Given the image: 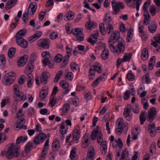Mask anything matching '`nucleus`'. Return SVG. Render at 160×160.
<instances>
[{
	"label": "nucleus",
	"mask_w": 160,
	"mask_h": 160,
	"mask_svg": "<svg viewBox=\"0 0 160 160\" xmlns=\"http://www.w3.org/2000/svg\"><path fill=\"white\" fill-rule=\"evenodd\" d=\"M30 8H31V12H32V14H33L37 10V6L35 5H33L32 3H30L28 7V10Z\"/></svg>",
	"instance_id": "obj_48"
},
{
	"label": "nucleus",
	"mask_w": 160,
	"mask_h": 160,
	"mask_svg": "<svg viewBox=\"0 0 160 160\" xmlns=\"http://www.w3.org/2000/svg\"><path fill=\"white\" fill-rule=\"evenodd\" d=\"M148 27L149 31L152 33L154 32L157 29V26L156 24H149Z\"/></svg>",
	"instance_id": "obj_33"
},
{
	"label": "nucleus",
	"mask_w": 160,
	"mask_h": 160,
	"mask_svg": "<svg viewBox=\"0 0 160 160\" xmlns=\"http://www.w3.org/2000/svg\"><path fill=\"white\" fill-rule=\"evenodd\" d=\"M25 121L24 118H21L17 121V125L15 127V128L17 129L25 123Z\"/></svg>",
	"instance_id": "obj_34"
},
{
	"label": "nucleus",
	"mask_w": 160,
	"mask_h": 160,
	"mask_svg": "<svg viewBox=\"0 0 160 160\" xmlns=\"http://www.w3.org/2000/svg\"><path fill=\"white\" fill-rule=\"evenodd\" d=\"M128 150L125 148L122 153L120 158L118 160H129L130 159Z\"/></svg>",
	"instance_id": "obj_19"
},
{
	"label": "nucleus",
	"mask_w": 160,
	"mask_h": 160,
	"mask_svg": "<svg viewBox=\"0 0 160 160\" xmlns=\"http://www.w3.org/2000/svg\"><path fill=\"white\" fill-rule=\"evenodd\" d=\"M58 34L57 32H53L50 34L49 38L52 40L55 39L58 37Z\"/></svg>",
	"instance_id": "obj_53"
},
{
	"label": "nucleus",
	"mask_w": 160,
	"mask_h": 160,
	"mask_svg": "<svg viewBox=\"0 0 160 160\" xmlns=\"http://www.w3.org/2000/svg\"><path fill=\"white\" fill-rule=\"evenodd\" d=\"M71 32L74 35L76 36L83 33V29L82 28H76L73 29Z\"/></svg>",
	"instance_id": "obj_29"
},
{
	"label": "nucleus",
	"mask_w": 160,
	"mask_h": 160,
	"mask_svg": "<svg viewBox=\"0 0 160 160\" xmlns=\"http://www.w3.org/2000/svg\"><path fill=\"white\" fill-rule=\"evenodd\" d=\"M23 109L22 108L20 109L16 113L17 117L19 118L22 117L24 115V114L22 113Z\"/></svg>",
	"instance_id": "obj_57"
},
{
	"label": "nucleus",
	"mask_w": 160,
	"mask_h": 160,
	"mask_svg": "<svg viewBox=\"0 0 160 160\" xmlns=\"http://www.w3.org/2000/svg\"><path fill=\"white\" fill-rule=\"evenodd\" d=\"M80 131L78 129H75L72 132V135L73 140L78 143V139L80 138Z\"/></svg>",
	"instance_id": "obj_21"
},
{
	"label": "nucleus",
	"mask_w": 160,
	"mask_h": 160,
	"mask_svg": "<svg viewBox=\"0 0 160 160\" xmlns=\"http://www.w3.org/2000/svg\"><path fill=\"white\" fill-rule=\"evenodd\" d=\"M30 76L27 77V81H28V87H30L32 86L34 81L33 76L32 75H30Z\"/></svg>",
	"instance_id": "obj_38"
},
{
	"label": "nucleus",
	"mask_w": 160,
	"mask_h": 160,
	"mask_svg": "<svg viewBox=\"0 0 160 160\" xmlns=\"http://www.w3.org/2000/svg\"><path fill=\"white\" fill-rule=\"evenodd\" d=\"M42 34V32L38 31L33 36L30 38L29 41L30 43L32 42L39 38Z\"/></svg>",
	"instance_id": "obj_23"
},
{
	"label": "nucleus",
	"mask_w": 160,
	"mask_h": 160,
	"mask_svg": "<svg viewBox=\"0 0 160 160\" xmlns=\"http://www.w3.org/2000/svg\"><path fill=\"white\" fill-rule=\"evenodd\" d=\"M75 149V148H73L71 151L70 157L72 160H76L77 159Z\"/></svg>",
	"instance_id": "obj_37"
},
{
	"label": "nucleus",
	"mask_w": 160,
	"mask_h": 160,
	"mask_svg": "<svg viewBox=\"0 0 160 160\" xmlns=\"http://www.w3.org/2000/svg\"><path fill=\"white\" fill-rule=\"evenodd\" d=\"M132 110L134 113L138 114L139 112V109L138 105L135 104L132 108Z\"/></svg>",
	"instance_id": "obj_60"
},
{
	"label": "nucleus",
	"mask_w": 160,
	"mask_h": 160,
	"mask_svg": "<svg viewBox=\"0 0 160 160\" xmlns=\"http://www.w3.org/2000/svg\"><path fill=\"white\" fill-rule=\"evenodd\" d=\"M130 91L129 90H127L124 93V100L128 99L130 96Z\"/></svg>",
	"instance_id": "obj_63"
},
{
	"label": "nucleus",
	"mask_w": 160,
	"mask_h": 160,
	"mask_svg": "<svg viewBox=\"0 0 160 160\" xmlns=\"http://www.w3.org/2000/svg\"><path fill=\"white\" fill-rule=\"evenodd\" d=\"M15 49L14 48H11L8 51V54L10 58H12L14 55Z\"/></svg>",
	"instance_id": "obj_41"
},
{
	"label": "nucleus",
	"mask_w": 160,
	"mask_h": 160,
	"mask_svg": "<svg viewBox=\"0 0 160 160\" xmlns=\"http://www.w3.org/2000/svg\"><path fill=\"white\" fill-rule=\"evenodd\" d=\"M78 66L77 64L74 62H72L70 64V67L73 71H76L77 70V66Z\"/></svg>",
	"instance_id": "obj_59"
},
{
	"label": "nucleus",
	"mask_w": 160,
	"mask_h": 160,
	"mask_svg": "<svg viewBox=\"0 0 160 160\" xmlns=\"http://www.w3.org/2000/svg\"><path fill=\"white\" fill-rule=\"evenodd\" d=\"M42 55L44 59L49 58L50 57L49 52L47 51L43 52Z\"/></svg>",
	"instance_id": "obj_56"
},
{
	"label": "nucleus",
	"mask_w": 160,
	"mask_h": 160,
	"mask_svg": "<svg viewBox=\"0 0 160 160\" xmlns=\"http://www.w3.org/2000/svg\"><path fill=\"white\" fill-rule=\"evenodd\" d=\"M16 79V75L14 73L9 72L6 74L2 79V82L4 85H9L13 82Z\"/></svg>",
	"instance_id": "obj_5"
},
{
	"label": "nucleus",
	"mask_w": 160,
	"mask_h": 160,
	"mask_svg": "<svg viewBox=\"0 0 160 160\" xmlns=\"http://www.w3.org/2000/svg\"><path fill=\"white\" fill-rule=\"evenodd\" d=\"M116 124L118 125L117 127L120 128H124L125 127H126L127 128H128L127 127V124L124 123L123 119L122 118H119L117 119Z\"/></svg>",
	"instance_id": "obj_24"
},
{
	"label": "nucleus",
	"mask_w": 160,
	"mask_h": 160,
	"mask_svg": "<svg viewBox=\"0 0 160 160\" xmlns=\"http://www.w3.org/2000/svg\"><path fill=\"white\" fill-rule=\"evenodd\" d=\"M111 17L110 16H106L104 18L103 23H100L99 24L100 31L103 35H105V26L112 24Z\"/></svg>",
	"instance_id": "obj_7"
},
{
	"label": "nucleus",
	"mask_w": 160,
	"mask_h": 160,
	"mask_svg": "<svg viewBox=\"0 0 160 160\" xmlns=\"http://www.w3.org/2000/svg\"><path fill=\"white\" fill-rule=\"evenodd\" d=\"M99 31L95 30L91 34V44L94 45L95 43H98V38L99 35Z\"/></svg>",
	"instance_id": "obj_15"
},
{
	"label": "nucleus",
	"mask_w": 160,
	"mask_h": 160,
	"mask_svg": "<svg viewBox=\"0 0 160 160\" xmlns=\"http://www.w3.org/2000/svg\"><path fill=\"white\" fill-rule=\"evenodd\" d=\"M150 12L152 16H154L156 14V9L154 5H152L149 8Z\"/></svg>",
	"instance_id": "obj_50"
},
{
	"label": "nucleus",
	"mask_w": 160,
	"mask_h": 160,
	"mask_svg": "<svg viewBox=\"0 0 160 160\" xmlns=\"http://www.w3.org/2000/svg\"><path fill=\"white\" fill-rule=\"evenodd\" d=\"M47 153V150L46 147H44L41 153L40 157L45 158Z\"/></svg>",
	"instance_id": "obj_58"
},
{
	"label": "nucleus",
	"mask_w": 160,
	"mask_h": 160,
	"mask_svg": "<svg viewBox=\"0 0 160 160\" xmlns=\"http://www.w3.org/2000/svg\"><path fill=\"white\" fill-rule=\"evenodd\" d=\"M127 79L130 81H133L135 79L134 75L132 73H128L127 74Z\"/></svg>",
	"instance_id": "obj_52"
},
{
	"label": "nucleus",
	"mask_w": 160,
	"mask_h": 160,
	"mask_svg": "<svg viewBox=\"0 0 160 160\" xmlns=\"http://www.w3.org/2000/svg\"><path fill=\"white\" fill-rule=\"evenodd\" d=\"M26 29H21L17 32L15 36L17 44L18 45L24 48H27L28 47V42L23 38V37L26 35Z\"/></svg>",
	"instance_id": "obj_2"
},
{
	"label": "nucleus",
	"mask_w": 160,
	"mask_h": 160,
	"mask_svg": "<svg viewBox=\"0 0 160 160\" xmlns=\"http://www.w3.org/2000/svg\"><path fill=\"white\" fill-rule=\"evenodd\" d=\"M48 94V88H43L39 92V97L41 99H43L46 97Z\"/></svg>",
	"instance_id": "obj_27"
},
{
	"label": "nucleus",
	"mask_w": 160,
	"mask_h": 160,
	"mask_svg": "<svg viewBox=\"0 0 160 160\" xmlns=\"http://www.w3.org/2000/svg\"><path fill=\"white\" fill-rule=\"evenodd\" d=\"M14 94L16 97V98L14 100L13 102L17 104L18 101H25L27 99V96L24 94L22 92L19 91V87L17 85H15L13 86Z\"/></svg>",
	"instance_id": "obj_3"
},
{
	"label": "nucleus",
	"mask_w": 160,
	"mask_h": 160,
	"mask_svg": "<svg viewBox=\"0 0 160 160\" xmlns=\"http://www.w3.org/2000/svg\"><path fill=\"white\" fill-rule=\"evenodd\" d=\"M96 70L99 73H101L102 72V69L101 68V65L98 62L95 63L91 67V78L93 79L94 78V73Z\"/></svg>",
	"instance_id": "obj_9"
},
{
	"label": "nucleus",
	"mask_w": 160,
	"mask_h": 160,
	"mask_svg": "<svg viewBox=\"0 0 160 160\" xmlns=\"http://www.w3.org/2000/svg\"><path fill=\"white\" fill-rule=\"evenodd\" d=\"M101 148L102 149V153L103 155H105L107 151V142L106 141H102V143H100Z\"/></svg>",
	"instance_id": "obj_28"
},
{
	"label": "nucleus",
	"mask_w": 160,
	"mask_h": 160,
	"mask_svg": "<svg viewBox=\"0 0 160 160\" xmlns=\"http://www.w3.org/2000/svg\"><path fill=\"white\" fill-rule=\"evenodd\" d=\"M120 37L119 33L117 31L113 32L111 34L108 40L109 47L111 51H115V49L113 47V44L117 42Z\"/></svg>",
	"instance_id": "obj_4"
},
{
	"label": "nucleus",
	"mask_w": 160,
	"mask_h": 160,
	"mask_svg": "<svg viewBox=\"0 0 160 160\" xmlns=\"http://www.w3.org/2000/svg\"><path fill=\"white\" fill-rule=\"evenodd\" d=\"M66 49L67 50V54L64 57H66V59L67 60L69 59L70 56L72 54L71 51L72 50V48L70 47V46L68 45L66 47Z\"/></svg>",
	"instance_id": "obj_39"
},
{
	"label": "nucleus",
	"mask_w": 160,
	"mask_h": 160,
	"mask_svg": "<svg viewBox=\"0 0 160 160\" xmlns=\"http://www.w3.org/2000/svg\"><path fill=\"white\" fill-rule=\"evenodd\" d=\"M109 56V52L108 49H106L105 47L104 46V49L101 54V57L104 60L106 59Z\"/></svg>",
	"instance_id": "obj_31"
},
{
	"label": "nucleus",
	"mask_w": 160,
	"mask_h": 160,
	"mask_svg": "<svg viewBox=\"0 0 160 160\" xmlns=\"http://www.w3.org/2000/svg\"><path fill=\"white\" fill-rule=\"evenodd\" d=\"M63 58L62 56L60 54H58L54 57V61L57 62H60Z\"/></svg>",
	"instance_id": "obj_49"
},
{
	"label": "nucleus",
	"mask_w": 160,
	"mask_h": 160,
	"mask_svg": "<svg viewBox=\"0 0 160 160\" xmlns=\"http://www.w3.org/2000/svg\"><path fill=\"white\" fill-rule=\"evenodd\" d=\"M132 107L130 105H127L124 108L123 115L126 119L128 121H130L132 118V115L131 113Z\"/></svg>",
	"instance_id": "obj_8"
},
{
	"label": "nucleus",
	"mask_w": 160,
	"mask_h": 160,
	"mask_svg": "<svg viewBox=\"0 0 160 160\" xmlns=\"http://www.w3.org/2000/svg\"><path fill=\"white\" fill-rule=\"evenodd\" d=\"M50 41L48 38L42 39L39 40L38 42V46L45 49L49 48Z\"/></svg>",
	"instance_id": "obj_11"
},
{
	"label": "nucleus",
	"mask_w": 160,
	"mask_h": 160,
	"mask_svg": "<svg viewBox=\"0 0 160 160\" xmlns=\"http://www.w3.org/2000/svg\"><path fill=\"white\" fill-rule=\"evenodd\" d=\"M132 56V54L131 53H125L122 58L123 62H127L130 61Z\"/></svg>",
	"instance_id": "obj_35"
},
{
	"label": "nucleus",
	"mask_w": 160,
	"mask_h": 160,
	"mask_svg": "<svg viewBox=\"0 0 160 160\" xmlns=\"http://www.w3.org/2000/svg\"><path fill=\"white\" fill-rule=\"evenodd\" d=\"M47 135L44 133H39L35 137L34 140V143L35 145L39 144L43 142L47 138Z\"/></svg>",
	"instance_id": "obj_12"
},
{
	"label": "nucleus",
	"mask_w": 160,
	"mask_h": 160,
	"mask_svg": "<svg viewBox=\"0 0 160 160\" xmlns=\"http://www.w3.org/2000/svg\"><path fill=\"white\" fill-rule=\"evenodd\" d=\"M148 114L147 120L148 122H152L155 118L157 113V111L155 108L152 107L148 111Z\"/></svg>",
	"instance_id": "obj_14"
},
{
	"label": "nucleus",
	"mask_w": 160,
	"mask_h": 160,
	"mask_svg": "<svg viewBox=\"0 0 160 160\" xmlns=\"http://www.w3.org/2000/svg\"><path fill=\"white\" fill-rule=\"evenodd\" d=\"M99 126H97L96 128L92 131L91 136V139L93 140H95L97 137V142L100 144L102 143V141L104 140H102V135L101 131L99 130Z\"/></svg>",
	"instance_id": "obj_6"
},
{
	"label": "nucleus",
	"mask_w": 160,
	"mask_h": 160,
	"mask_svg": "<svg viewBox=\"0 0 160 160\" xmlns=\"http://www.w3.org/2000/svg\"><path fill=\"white\" fill-rule=\"evenodd\" d=\"M76 40L79 42L82 41L84 39V35L83 33L75 36Z\"/></svg>",
	"instance_id": "obj_47"
},
{
	"label": "nucleus",
	"mask_w": 160,
	"mask_h": 160,
	"mask_svg": "<svg viewBox=\"0 0 160 160\" xmlns=\"http://www.w3.org/2000/svg\"><path fill=\"white\" fill-rule=\"evenodd\" d=\"M60 84L61 87L64 89H66L68 88L69 85L68 83L65 80L61 81Z\"/></svg>",
	"instance_id": "obj_45"
},
{
	"label": "nucleus",
	"mask_w": 160,
	"mask_h": 160,
	"mask_svg": "<svg viewBox=\"0 0 160 160\" xmlns=\"http://www.w3.org/2000/svg\"><path fill=\"white\" fill-rule=\"evenodd\" d=\"M60 141L58 139L56 138L53 141L52 148L53 152L57 151L60 148Z\"/></svg>",
	"instance_id": "obj_20"
},
{
	"label": "nucleus",
	"mask_w": 160,
	"mask_h": 160,
	"mask_svg": "<svg viewBox=\"0 0 160 160\" xmlns=\"http://www.w3.org/2000/svg\"><path fill=\"white\" fill-rule=\"evenodd\" d=\"M102 76H100L98 78H97L94 80L92 84V86L93 87H95L97 86L99 83L101 82L102 80Z\"/></svg>",
	"instance_id": "obj_36"
},
{
	"label": "nucleus",
	"mask_w": 160,
	"mask_h": 160,
	"mask_svg": "<svg viewBox=\"0 0 160 160\" xmlns=\"http://www.w3.org/2000/svg\"><path fill=\"white\" fill-rule=\"evenodd\" d=\"M69 109V104L68 103H66L63 105L62 108V110L63 112H66L68 111Z\"/></svg>",
	"instance_id": "obj_64"
},
{
	"label": "nucleus",
	"mask_w": 160,
	"mask_h": 160,
	"mask_svg": "<svg viewBox=\"0 0 160 160\" xmlns=\"http://www.w3.org/2000/svg\"><path fill=\"white\" fill-rule=\"evenodd\" d=\"M1 154L5 155L8 159H11L18 157L20 152L18 147H16L14 144L11 143L9 144L7 150L2 152Z\"/></svg>",
	"instance_id": "obj_1"
},
{
	"label": "nucleus",
	"mask_w": 160,
	"mask_h": 160,
	"mask_svg": "<svg viewBox=\"0 0 160 160\" xmlns=\"http://www.w3.org/2000/svg\"><path fill=\"white\" fill-rule=\"evenodd\" d=\"M112 6L113 10V13L115 14H117L120 11V9H123L124 8L123 3L121 2L118 3L113 0L112 1Z\"/></svg>",
	"instance_id": "obj_10"
},
{
	"label": "nucleus",
	"mask_w": 160,
	"mask_h": 160,
	"mask_svg": "<svg viewBox=\"0 0 160 160\" xmlns=\"http://www.w3.org/2000/svg\"><path fill=\"white\" fill-rule=\"evenodd\" d=\"M56 99L55 98V97H53L52 99L50 100L49 105L51 107H53L56 104Z\"/></svg>",
	"instance_id": "obj_51"
},
{
	"label": "nucleus",
	"mask_w": 160,
	"mask_h": 160,
	"mask_svg": "<svg viewBox=\"0 0 160 160\" xmlns=\"http://www.w3.org/2000/svg\"><path fill=\"white\" fill-rule=\"evenodd\" d=\"M33 143L29 142L26 145L25 151L26 152H29L32 148Z\"/></svg>",
	"instance_id": "obj_42"
},
{
	"label": "nucleus",
	"mask_w": 160,
	"mask_h": 160,
	"mask_svg": "<svg viewBox=\"0 0 160 160\" xmlns=\"http://www.w3.org/2000/svg\"><path fill=\"white\" fill-rule=\"evenodd\" d=\"M123 42H118V44L117 45V48H116L113 45V47L115 49L114 50L115 51H111L116 54H119V53H123L125 48V46Z\"/></svg>",
	"instance_id": "obj_13"
},
{
	"label": "nucleus",
	"mask_w": 160,
	"mask_h": 160,
	"mask_svg": "<svg viewBox=\"0 0 160 160\" xmlns=\"http://www.w3.org/2000/svg\"><path fill=\"white\" fill-rule=\"evenodd\" d=\"M36 58V55L35 54H32L31 56V60L27 65L26 68L28 70L33 71L34 68V62Z\"/></svg>",
	"instance_id": "obj_17"
},
{
	"label": "nucleus",
	"mask_w": 160,
	"mask_h": 160,
	"mask_svg": "<svg viewBox=\"0 0 160 160\" xmlns=\"http://www.w3.org/2000/svg\"><path fill=\"white\" fill-rule=\"evenodd\" d=\"M106 29L105 28V34L106 32L109 35L114 30L113 26L112 24L105 25Z\"/></svg>",
	"instance_id": "obj_30"
},
{
	"label": "nucleus",
	"mask_w": 160,
	"mask_h": 160,
	"mask_svg": "<svg viewBox=\"0 0 160 160\" xmlns=\"http://www.w3.org/2000/svg\"><path fill=\"white\" fill-rule=\"evenodd\" d=\"M17 0H8L5 7L6 10H8L13 7L16 3Z\"/></svg>",
	"instance_id": "obj_22"
},
{
	"label": "nucleus",
	"mask_w": 160,
	"mask_h": 160,
	"mask_svg": "<svg viewBox=\"0 0 160 160\" xmlns=\"http://www.w3.org/2000/svg\"><path fill=\"white\" fill-rule=\"evenodd\" d=\"M144 20L143 21V24L144 25H147L149 23L148 20L150 18L149 15H144Z\"/></svg>",
	"instance_id": "obj_55"
},
{
	"label": "nucleus",
	"mask_w": 160,
	"mask_h": 160,
	"mask_svg": "<svg viewBox=\"0 0 160 160\" xmlns=\"http://www.w3.org/2000/svg\"><path fill=\"white\" fill-rule=\"evenodd\" d=\"M65 16L68 20L71 19L74 17V13L72 11H69L66 13Z\"/></svg>",
	"instance_id": "obj_46"
},
{
	"label": "nucleus",
	"mask_w": 160,
	"mask_h": 160,
	"mask_svg": "<svg viewBox=\"0 0 160 160\" xmlns=\"http://www.w3.org/2000/svg\"><path fill=\"white\" fill-rule=\"evenodd\" d=\"M46 12V11L45 12L44 11H42L39 13L38 18L39 20L41 21L42 20L45 15Z\"/></svg>",
	"instance_id": "obj_61"
},
{
	"label": "nucleus",
	"mask_w": 160,
	"mask_h": 160,
	"mask_svg": "<svg viewBox=\"0 0 160 160\" xmlns=\"http://www.w3.org/2000/svg\"><path fill=\"white\" fill-rule=\"evenodd\" d=\"M26 79V77L25 76L22 75V76L20 78H19V80H18V83L19 84L22 85L23 84L25 80Z\"/></svg>",
	"instance_id": "obj_62"
},
{
	"label": "nucleus",
	"mask_w": 160,
	"mask_h": 160,
	"mask_svg": "<svg viewBox=\"0 0 160 160\" xmlns=\"http://www.w3.org/2000/svg\"><path fill=\"white\" fill-rule=\"evenodd\" d=\"M50 75L49 72L45 71L42 72L41 76V81L44 84H45L47 82L48 79L50 77Z\"/></svg>",
	"instance_id": "obj_18"
},
{
	"label": "nucleus",
	"mask_w": 160,
	"mask_h": 160,
	"mask_svg": "<svg viewBox=\"0 0 160 160\" xmlns=\"http://www.w3.org/2000/svg\"><path fill=\"white\" fill-rule=\"evenodd\" d=\"M28 56L27 54L23 55L20 58L17 62L18 65L19 67L23 66L28 61Z\"/></svg>",
	"instance_id": "obj_16"
},
{
	"label": "nucleus",
	"mask_w": 160,
	"mask_h": 160,
	"mask_svg": "<svg viewBox=\"0 0 160 160\" xmlns=\"http://www.w3.org/2000/svg\"><path fill=\"white\" fill-rule=\"evenodd\" d=\"M73 75L72 73L71 72H69L66 74L65 78L66 80L71 81L73 79Z\"/></svg>",
	"instance_id": "obj_44"
},
{
	"label": "nucleus",
	"mask_w": 160,
	"mask_h": 160,
	"mask_svg": "<svg viewBox=\"0 0 160 160\" xmlns=\"http://www.w3.org/2000/svg\"><path fill=\"white\" fill-rule=\"evenodd\" d=\"M82 148H86L88 146L90 142L88 143L89 140L86 134L84 135L83 138L82 139Z\"/></svg>",
	"instance_id": "obj_25"
},
{
	"label": "nucleus",
	"mask_w": 160,
	"mask_h": 160,
	"mask_svg": "<svg viewBox=\"0 0 160 160\" xmlns=\"http://www.w3.org/2000/svg\"><path fill=\"white\" fill-rule=\"evenodd\" d=\"M133 37L132 31L129 29L128 32V35L126 38L127 42H129L132 40Z\"/></svg>",
	"instance_id": "obj_40"
},
{
	"label": "nucleus",
	"mask_w": 160,
	"mask_h": 160,
	"mask_svg": "<svg viewBox=\"0 0 160 160\" xmlns=\"http://www.w3.org/2000/svg\"><path fill=\"white\" fill-rule=\"evenodd\" d=\"M145 112L142 111L140 115V123L141 124H143L144 122L146 120V118L145 117Z\"/></svg>",
	"instance_id": "obj_43"
},
{
	"label": "nucleus",
	"mask_w": 160,
	"mask_h": 160,
	"mask_svg": "<svg viewBox=\"0 0 160 160\" xmlns=\"http://www.w3.org/2000/svg\"><path fill=\"white\" fill-rule=\"evenodd\" d=\"M29 13L28 12H24L23 15L22 17V19L24 21V23H26L27 22V21H28V19H27L28 17V15Z\"/></svg>",
	"instance_id": "obj_54"
},
{
	"label": "nucleus",
	"mask_w": 160,
	"mask_h": 160,
	"mask_svg": "<svg viewBox=\"0 0 160 160\" xmlns=\"http://www.w3.org/2000/svg\"><path fill=\"white\" fill-rule=\"evenodd\" d=\"M68 128H65V123L62 122L61 124L60 128V132L62 134H65L67 131Z\"/></svg>",
	"instance_id": "obj_32"
},
{
	"label": "nucleus",
	"mask_w": 160,
	"mask_h": 160,
	"mask_svg": "<svg viewBox=\"0 0 160 160\" xmlns=\"http://www.w3.org/2000/svg\"><path fill=\"white\" fill-rule=\"evenodd\" d=\"M141 58L143 60H146L148 57V51L147 48H144L142 51Z\"/></svg>",
	"instance_id": "obj_26"
}]
</instances>
